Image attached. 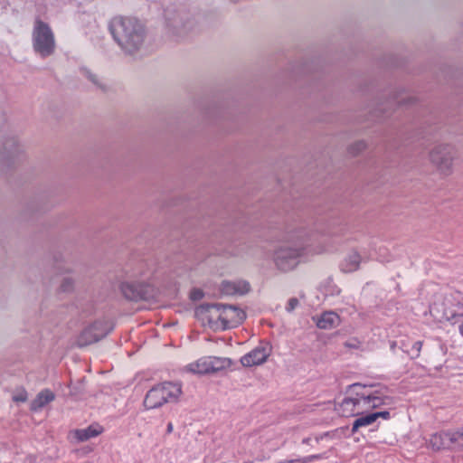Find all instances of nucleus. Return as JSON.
<instances>
[{"label": "nucleus", "mask_w": 463, "mask_h": 463, "mask_svg": "<svg viewBox=\"0 0 463 463\" xmlns=\"http://www.w3.org/2000/svg\"><path fill=\"white\" fill-rule=\"evenodd\" d=\"M32 46L33 52L41 58L53 55L56 50L55 35L51 25L40 18L33 22Z\"/></svg>", "instance_id": "3"}, {"label": "nucleus", "mask_w": 463, "mask_h": 463, "mask_svg": "<svg viewBox=\"0 0 463 463\" xmlns=\"http://www.w3.org/2000/svg\"><path fill=\"white\" fill-rule=\"evenodd\" d=\"M455 149L449 143L435 145L429 152V160L439 174L448 176L454 171Z\"/></svg>", "instance_id": "5"}, {"label": "nucleus", "mask_w": 463, "mask_h": 463, "mask_svg": "<svg viewBox=\"0 0 463 463\" xmlns=\"http://www.w3.org/2000/svg\"><path fill=\"white\" fill-rule=\"evenodd\" d=\"M109 30L119 47L128 54H134L145 44V25L136 18L118 16L111 20Z\"/></svg>", "instance_id": "2"}, {"label": "nucleus", "mask_w": 463, "mask_h": 463, "mask_svg": "<svg viewBox=\"0 0 463 463\" xmlns=\"http://www.w3.org/2000/svg\"><path fill=\"white\" fill-rule=\"evenodd\" d=\"M361 345V343L357 339H351L345 343V346L348 348L357 349Z\"/></svg>", "instance_id": "28"}, {"label": "nucleus", "mask_w": 463, "mask_h": 463, "mask_svg": "<svg viewBox=\"0 0 463 463\" xmlns=\"http://www.w3.org/2000/svg\"><path fill=\"white\" fill-rule=\"evenodd\" d=\"M459 331L463 335V324L459 326Z\"/></svg>", "instance_id": "34"}, {"label": "nucleus", "mask_w": 463, "mask_h": 463, "mask_svg": "<svg viewBox=\"0 0 463 463\" xmlns=\"http://www.w3.org/2000/svg\"><path fill=\"white\" fill-rule=\"evenodd\" d=\"M54 394L50 390L40 392L31 403L33 411H38L54 400Z\"/></svg>", "instance_id": "18"}, {"label": "nucleus", "mask_w": 463, "mask_h": 463, "mask_svg": "<svg viewBox=\"0 0 463 463\" xmlns=\"http://www.w3.org/2000/svg\"><path fill=\"white\" fill-rule=\"evenodd\" d=\"M303 256L302 247L280 245L273 250L272 263L278 272L287 274L298 268Z\"/></svg>", "instance_id": "4"}, {"label": "nucleus", "mask_w": 463, "mask_h": 463, "mask_svg": "<svg viewBox=\"0 0 463 463\" xmlns=\"http://www.w3.org/2000/svg\"><path fill=\"white\" fill-rule=\"evenodd\" d=\"M452 435H455L454 443L455 442H460L463 441V430L459 432L452 433Z\"/></svg>", "instance_id": "31"}, {"label": "nucleus", "mask_w": 463, "mask_h": 463, "mask_svg": "<svg viewBox=\"0 0 463 463\" xmlns=\"http://www.w3.org/2000/svg\"><path fill=\"white\" fill-rule=\"evenodd\" d=\"M107 330L103 328V323L95 322L87 326L78 338L79 345H87L100 340L107 335Z\"/></svg>", "instance_id": "10"}, {"label": "nucleus", "mask_w": 463, "mask_h": 463, "mask_svg": "<svg viewBox=\"0 0 463 463\" xmlns=\"http://www.w3.org/2000/svg\"><path fill=\"white\" fill-rule=\"evenodd\" d=\"M181 394V386L177 383H164L148 391L144 405L146 409H156L166 402H175Z\"/></svg>", "instance_id": "6"}, {"label": "nucleus", "mask_w": 463, "mask_h": 463, "mask_svg": "<svg viewBox=\"0 0 463 463\" xmlns=\"http://www.w3.org/2000/svg\"><path fill=\"white\" fill-rule=\"evenodd\" d=\"M312 320L319 329L323 330L334 329L341 324L340 317L334 311H325L312 317Z\"/></svg>", "instance_id": "12"}, {"label": "nucleus", "mask_w": 463, "mask_h": 463, "mask_svg": "<svg viewBox=\"0 0 463 463\" xmlns=\"http://www.w3.org/2000/svg\"><path fill=\"white\" fill-rule=\"evenodd\" d=\"M173 430H174L173 423L172 422H168L167 428H166L167 433H171L173 431Z\"/></svg>", "instance_id": "33"}, {"label": "nucleus", "mask_w": 463, "mask_h": 463, "mask_svg": "<svg viewBox=\"0 0 463 463\" xmlns=\"http://www.w3.org/2000/svg\"><path fill=\"white\" fill-rule=\"evenodd\" d=\"M190 297L193 300H200L203 297V291L200 288H194L190 293Z\"/></svg>", "instance_id": "27"}, {"label": "nucleus", "mask_w": 463, "mask_h": 463, "mask_svg": "<svg viewBox=\"0 0 463 463\" xmlns=\"http://www.w3.org/2000/svg\"><path fill=\"white\" fill-rule=\"evenodd\" d=\"M352 392L355 397L345 398L336 407V411L342 416L359 415L371 409L390 406L393 403V399L386 395L383 389L354 384Z\"/></svg>", "instance_id": "1"}, {"label": "nucleus", "mask_w": 463, "mask_h": 463, "mask_svg": "<svg viewBox=\"0 0 463 463\" xmlns=\"http://www.w3.org/2000/svg\"><path fill=\"white\" fill-rule=\"evenodd\" d=\"M165 23L166 27L175 33H179L184 28L183 17L175 11L165 13Z\"/></svg>", "instance_id": "15"}, {"label": "nucleus", "mask_w": 463, "mask_h": 463, "mask_svg": "<svg viewBox=\"0 0 463 463\" xmlns=\"http://www.w3.org/2000/svg\"><path fill=\"white\" fill-rule=\"evenodd\" d=\"M366 146L367 145L364 140H357L349 146L348 152L351 155L355 156L363 152L366 148Z\"/></svg>", "instance_id": "24"}, {"label": "nucleus", "mask_w": 463, "mask_h": 463, "mask_svg": "<svg viewBox=\"0 0 463 463\" xmlns=\"http://www.w3.org/2000/svg\"><path fill=\"white\" fill-rule=\"evenodd\" d=\"M103 432V428L99 424H92L85 429L74 430L71 435L78 442L87 441Z\"/></svg>", "instance_id": "13"}, {"label": "nucleus", "mask_w": 463, "mask_h": 463, "mask_svg": "<svg viewBox=\"0 0 463 463\" xmlns=\"http://www.w3.org/2000/svg\"><path fill=\"white\" fill-rule=\"evenodd\" d=\"M376 420L375 415L370 413L364 416H361L356 419L353 424V431H356L361 427L369 426Z\"/></svg>", "instance_id": "21"}, {"label": "nucleus", "mask_w": 463, "mask_h": 463, "mask_svg": "<svg viewBox=\"0 0 463 463\" xmlns=\"http://www.w3.org/2000/svg\"><path fill=\"white\" fill-rule=\"evenodd\" d=\"M361 260L360 254L353 250L344 258L340 264V269L345 273L354 272L359 269Z\"/></svg>", "instance_id": "16"}, {"label": "nucleus", "mask_w": 463, "mask_h": 463, "mask_svg": "<svg viewBox=\"0 0 463 463\" xmlns=\"http://www.w3.org/2000/svg\"><path fill=\"white\" fill-rule=\"evenodd\" d=\"M13 399L14 402H24L27 400V392L24 390L18 391L14 396Z\"/></svg>", "instance_id": "25"}, {"label": "nucleus", "mask_w": 463, "mask_h": 463, "mask_svg": "<svg viewBox=\"0 0 463 463\" xmlns=\"http://www.w3.org/2000/svg\"><path fill=\"white\" fill-rule=\"evenodd\" d=\"M455 438L450 432L433 434L429 440V446L434 450L447 449L454 443Z\"/></svg>", "instance_id": "14"}, {"label": "nucleus", "mask_w": 463, "mask_h": 463, "mask_svg": "<svg viewBox=\"0 0 463 463\" xmlns=\"http://www.w3.org/2000/svg\"><path fill=\"white\" fill-rule=\"evenodd\" d=\"M271 354V346L268 343H261L253 350L241 358L243 366L251 367L265 363Z\"/></svg>", "instance_id": "8"}, {"label": "nucleus", "mask_w": 463, "mask_h": 463, "mask_svg": "<svg viewBox=\"0 0 463 463\" xmlns=\"http://www.w3.org/2000/svg\"><path fill=\"white\" fill-rule=\"evenodd\" d=\"M87 76L90 79V80H91L94 84L99 85V78L95 74L88 72Z\"/></svg>", "instance_id": "30"}, {"label": "nucleus", "mask_w": 463, "mask_h": 463, "mask_svg": "<svg viewBox=\"0 0 463 463\" xmlns=\"http://www.w3.org/2000/svg\"><path fill=\"white\" fill-rule=\"evenodd\" d=\"M75 287V281L71 277H65L62 279L60 284V290L61 292L70 293L72 292Z\"/></svg>", "instance_id": "23"}, {"label": "nucleus", "mask_w": 463, "mask_h": 463, "mask_svg": "<svg viewBox=\"0 0 463 463\" xmlns=\"http://www.w3.org/2000/svg\"><path fill=\"white\" fill-rule=\"evenodd\" d=\"M373 414L375 415V419L377 420L378 418L382 417L383 419H388L390 417V413L389 411H379V412H373Z\"/></svg>", "instance_id": "29"}, {"label": "nucleus", "mask_w": 463, "mask_h": 463, "mask_svg": "<svg viewBox=\"0 0 463 463\" xmlns=\"http://www.w3.org/2000/svg\"><path fill=\"white\" fill-rule=\"evenodd\" d=\"M220 289L224 295H244L250 292V285L247 280H223L221 283Z\"/></svg>", "instance_id": "11"}, {"label": "nucleus", "mask_w": 463, "mask_h": 463, "mask_svg": "<svg viewBox=\"0 0 463 463\" xmlns=\"http://www.w3.org/2000/svg\"><path fill=\"white\" fill-rule=\"evenodd\" d=\"M210 373L224 370L231 366L232 361L226 357L207 356Z\"/></svg>", "instance_id": "19"}, {"label": "nucleus", "mask_w": 463, "mask_h": 463, "mask_svg": "<svg viewBox=\"0 0 463 463\" xmlns=\"http://www.w3.org/2000/svg\"><path fill=\"white\" fill-rule=\"evenodd\" d=\"M298 303L299 302H298V298H289L287 303V306H286V310L288 312H292L298 306Z\"/></svg>", "instance_id": "26"}, {"label": "nucleus", "mask_w": 463, "mask_h": 463, "mask_svg": "<svg viewBox=\"0 0 463 463\" xmlns=\"http://www.w3.org/2000/svg\"><path fill=\"white\" fill-rule=\"evenodd\" d=\"M196 317L213 330H224L222 322V304H203L195 309Z\"/></svg>", "instance_id": "7"}, {"label": "nucleus", "mask_w": 463, "mask_h": 463, "mask_svg": "<svg viewBox=\"0 0 463 463\" xmlns=\"http://www.w3.org/2000/svg\"><path fill=\"white\" fill-rule=\"evenodd\" d=\"M430 313L438 321L448 319L445 310L440 308L439 305L436 303L430 307Z\"/></svg>", "instance_id": "22"}, {"label": "nucleus", "mask_w": 463, "mask_h": 463, "mask_svg": "<svg viewBox=\"0 0 463 463\" xmlns=\"http://www.w3.org/2000/svg\"><path fill=\"white\" fill-rule=\"evenodd\" d=\"M422 346V343L418 341L413 345V348L416 350V354L418 355Z\"/></svg>", "instance_id": "32"}, {"label": "nucleus", "mask_w": 463, "mask_h": 463, "mask_svg": "<svg viewBox=\"0 0 463 463\" xmlns=\"http://www.w3.org/2000/svg\"><path fill=\"white\" fill-rule=\"evenodd\" d=\"M120 290L123 295L131 300L137 299L142 297L141 290L136 285L129 281H125L120 284Z\"/></svg>", "instance_id": "20"}, {"label": "nucleus", "mask_w": 463, "mask_h": 463, "mask_svg": "<svg viewBox=\"0 0 463 463\" xmlns=\"http://www.w3.org/2000/svg\"><path fill=\"white\" fill-rule=\"evenodd\" d=\"M245 318V312L239 307L222 304V322L224 324V329L237 326Z\"/></svg>", "instance_id": "9"}, {"label": "nucleus", "mask_w": 463, "mask_h": 463, "mask_svg": "<svg viewBox=\"0 0 463 463\" xmlns=\"http://www.w3.org/2000/svg\"><path fill=\"white\" fill-rule=\"evenodd\" d=\"M183 371L194 374L210 373L207 356L202 357L194 362L188 364L183 368Z\"/></svg>", "instance_id": "17"}]
</instances>
